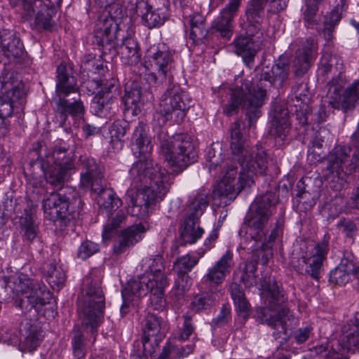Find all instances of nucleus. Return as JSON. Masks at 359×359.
I'll list each match as a JSON object with an SVG mask.
<instances>
[{
  "label": "nucleus",
  "instance_id": "nucleus-1",
  "mask_svg": "<svg viewBox=\"0 0 359 359\" xmlns=\"http://www.w3.org/2000/svg\"><path fill=\"white\" fill-rule=\"evenodd\" d=\"M232 159L240 165V171L232 160L226 159L220 144H212L206 154L212 173L221 169V180L213 191L214 197L234 199L245 186L254 183V177L266 175L268 158L264 149L251 146L241 133V122L235 121L230 128Z\"/></svg>",
  "mask_w": 359,
  "mask_h": 359
},
{
  "label": "nucleus",
  "instance_id": "nucleus-2",
  "mask_svg": "<svg viewBox=\"0 0 359 359\" xmlns=\"http://www.w3.org/2000/svg\"><path fill=\"white\" fill-rule=\"evenodd\" d=\"M133 150L140 159L133 164L130 174L136 182L143 187L136 191L128 190L129 212L133 217L144 219L151 213L156 203L163 200L168 192L172 177L164 168L154 166L150 157L153 149L148 128L139 123L133 134Z\"/></svg>",
  "mask_w": 359,
  "mask_h": 359
},
{
  "label": "nucleus",
  "instance_id": "nucleus-3",
  "mask_svg": "<svg viewBox=\"0 0 359 359\" xmlns=\"http://www.w3.org/2000/svg\"><path fill=\"white\" fill-rule=\"evenodd\" d=\"M278 199L272 191H266L255 198L251 205L252 213L246 217L245 226L241 228L239 234L244 232L247 240H250L249 249L252 250V255L245 265L241 276V280L247 287L257 285V265L259 261L266 264L272 257L271 248L276 240L282 233V226L276 222L271 230L268 237L266 232L270 218L276 210Z\"/></svg>",
  "mask_w": 359,
  "mask_h": 359
},
{
  "label": "nucleus",
  "instance_id": "nucleus-4",
  "mask_svg": "<svg viewBox=\"0 0 359 359\" xmlns=\"http://www.w3.org/2000/svg\"><path fill=\"white\" fill-rule=\"evenodd\" d=\"M288 72L289 66L284 62L263 67L255 79H246L240 87L230 90L229 101L223 107L224 114L231 116L241 107L245 110L249 126H252L260 117V109L267 100L266 88L280 86L287 79Z\"/></svg>",
  "mask_w": 359,
  "mask_h": 359
},
{
  "label": "nucleus",
  "instance_id": "nucleus-5",
  "mask_svg": "<svg viewBox=\"0 0 359 359\" xmlns=\"http://www.w3.org/2000/svg\"><path fill=\"white\" fill-rule=\"evenodd\" d=\"M342 60L337 55H324L320 62L317 76L322 82L327 81V98L331 107L344 113L352 111L359 101V80L342 90L346 80L344 75Z\"/></svg>",
  "mask_w": 359,
  "mask_h": 359
},
{
  "label": "nucleus",
  "instance_id": "nucleus-6",
  "mask_svg": "<svg viewBox=\"0 0 359 359\" xmlns=\"http://www.w3.org/2000/svg\"><path fill=\"white\" fill-rule=\"evenodd\" d=\"M1 285H4L7 290H10L18 297V306L20 308L29 304L47 319L56 316L55 301L40 281L31 279L27 275L21 273L5 278Z\"/></svg>",
  "mask_w": 359,
  "mask_h": 359
},
{
  "label": "nucleus",
  "instance_id": "nucleus-7",
  "mask_svg": "<svg viewBox=\"0 0 359 359\" xmlns=\"http://www.w3.org/2000/svg\"><path fill=\"white\" fill-rule=\"evenodd\" d=\"M259 289L263 290L266 295L265 306L257 311V316L262 323L267 324L273 329L284 332L292 325L294 320L290 310L281 305L287 300L284 291L277 283L270 277L261 281Z\"/></svg>",
  "mask_w": 359,
  "mask_h": 359
},
{
  "label": "nucleus",
  "instance_id": "nucleus-8",
  "mask_svg": "<svg viewBox=\"0 0 359 359\" xmlns=\"http://www.w3.org/2000/svg\"><path fill=\"white\" fill-rule=\"evenodd\" d=\"M78 169L81 170L80 186L83 189L90 188L94 192L97 193L96 201L101 209L106 210L107 213H111L122 205L121 200L116 196L112 189L103 187V168L95 159L81 156Z\"/></svg>",
  "mask_w": 359,
  "mask_h": 359
},
{
  "label": "nucleus",
  "instance_id": "nucleus-9",
  "mask_svg": "<svg viewBox=\"0 0 359 359\" xmlns=\"http://www.w3.org/2000/svg\"><path fill=\"white\" fill-rule=\"evenodd\" d=\"M191 103L189 95L180 86L170 83L160 99L154 121L159 129L168 121L179 123L185 117Z\"/></svg>",
  "mask_w": 359,
  "mask_h": 359
},
{
  "label": "nucleus",
  "instance_id": "nucleus-10",
  "mask_svg": "<svg viewBox=\"0 0 359 359\" xmlns=\"http://www.w3.org/2000/svg\"><path fill=\"white\" fill-rule=\"evenodd\" d=\"M57 82L56 84V93L58 99L56 100V114L60 126L63 127L69 115L72 116H80L84 112L83 103L74 97L72 100L66 97L71 93H76L78 88L74 76H69L65 65L57 67Z\"/></svg>",
  "mask_w": 359,
  "mask_h": 359
},
{
  "label": "nucleus",
  "instance_id": "nucleus-11",
  "mask_svg": "<svg viewBox=\"0 0 359 359\" xmlns=\"http://www.w3.org/2000/svg\"><path fill=\"white\" fill-rule=\"evenodd\" d=\"M160 154L170 166L175 168L174 171L187 168L195 161L197 156L191 138L186 134L163 138Z\"/></svg>",
  "mask_w": 359,
  "mask_h": 359
},
{
  "label": "nucleus",
  "instance_id": "nucleus-12",
  "mask_svg": "<svg viewBox=\"0 0 359 359\" xmlns=\"http://www.w3.org/2000/svg\"><path fill=\"white\" fill-rule=\"evenodd\" d=\"M74 154L62 146H54L41 163L46 181L53 186H61L75 170Z\"/></svg>",
  "mask_w": 359,
  "mask_h": 359
},
{
  "label": "nucleus",
  "instance_id": "nucleus-13",
  "mask_svg": "<svg viewBox=\"0 0 359 359\" xmlns=\"http://www.w3.org/2000/svg\"><path fill=\"white\" fill-rule=\"evenodd\" d=\"M104 309L103 292L96 284L90 285L78 302V312L82 325L94 334L102 321Z\"/></svg>",
  "mask_w": 359,
  "mask_h": 359
},
{
  "label": "nucleus",
  "instance_id": "nucleus-14",
  "mask_svg": "<svg viewBox=\"0 0 359 359\" xmlns=\"http://www.w3.org/2000/svg\"><path fill=\"white\" fill-rule=\"evenodd\" d=\"M352 143L354 151L351 160L348 147L337 146L330 152L326 167L330 175L341 177L342 174L348 175L359 170V123L352 136Z\"/></svg>",
  "mask_w": 359,
  "mask_h": 359
},
{
  "label": "nucleus",
  "instance_id": "nucleus-15",
  "mask_svg": "<svg viewBox=\"0 0 359 359\" xmlns=\"http://www.w3.org/2000/svg\"><path fill=\"white\" fill-rule=\"evenodd\" d=\"M147 63L154 70L149 74V79L156 83H162L167 79H172L174 69L172 55L165 44L151 46L146 53Z\"/></svg>",
  "mask_w": 359,
  "mask_h": 359
},
{
  "label": "nucleus",
  "instance_id": "nucleus-16",
  "mask_svg": "<svg viewBox=\"0 0 359 359\" xmlns=\"http://www.w3.org/2000/svg\"><path fill=\"white\" fill-rule=\"evenodd\" d=\"M137 270L143 272V283L149 284L152 288L156 285L158 290L165 291L168 285L163 257L159 255H149L144 257L137 267Z\"/></svg>",
  "mask_w": 359,
  "mask_h": 359
},
{
  "label": "nucleus",
  "instance_id": "nucleus-17",
  "mask_svg": "<svg viewBox=\"0 0 359 359\" xmlns=\"http://www.w3.org/2000/svg\"><path fill=\"white\" fill-rule=\"evenodd\" d=\"M43 209L47 219L63 221L65 225L75 218L69 198L58 192H52L43 199Z\"/></svg>",
  "mask_w": 359,
  "mask_h": 359
},
{
  "label": "nucleus",
  "instance_id": "nucleus-18",
  "mask_svg": "<svg viewBox=\"0 0 359 359\" xmlns=\"http://www.w3.org/2000/svg\"><path fill=\"white\" fill-rule=\"evenodd\" d=\"M135 5L137 14L142 16L144 25L149 29L162 25L168 18V0H137Z\"/></svg>",
  "mask_w": 359,
  "mask_h": 359
},
{
  "label": "nucleus",
  "instance_id": "nucleus-19",
  "mask_svg": "<svg viewBox=\"0 0 359 359\" xmlns=\"http://www.w3.org/2000/svg\"><path fill=\"white\" fill-rule=\"evenodd\" d=\"M245 35L241 34L236 37L230 44L233 51L241 55L247 67L250 69L253 65L254 58L263 43V32L254 31L249 34L245 27Z\"/></svg>",
  "mask_w": 359,
  "mask_h": 359
},
{
  "label": "nucleus",
  "instance_id": "nucleus-20",
  "mask_svg": "<svg viewBox=\"0 0 359 359\" xmlns=\"http://www.w3.org/2000/svg\"><path fill=\"white\" fill-rule=\"evenodd\" d=\"M22 7L29 16L35 15V25L39 29L50 31L55 22L53 17L55 7L43 4L42 0H23Z\"/></svg>",
  "mask_w": 359,
  "mask_h": 359
},
{
  "label": "nucleus",
  "instance_id": "nucleus-21",
  "mask_svg": "<svg viewBox=\"0 0 359 359\" xmlns=\"http://www.w3.org/2000/svg\"><path fill=\"white\" fill-rule=\"evenodd\" d=\"M242 0H230L219 15L212 22V29L221 37L230 39L233 34V19L238 12Z\"/></svg>",
  "mask_w": 359,
  "mask_h": 359
},
{
  "label": "nucleus",
  "instance_id": "nucleus-22",
  "mask_svg": "<svg viewBox=\"0 0 359 359\" xmlns=\"http://www.w3.org/2000/svg\"><path fill=\"white\" fill-rule=\"evenodd\" d=\"M329 233H325L322 241L318 243L311 252L302 257V262L305 264V273L315 280H319L323 261L329 250Z\"/></svg>",
  "mask_w": 359,
  "mask_h": 359
},
{
  "label": "nucleus",
  "instance_id": "nucleus-23",
  "mask_svg": "<svg viewBox=\"0 0 359 359\" xmlns=\"http://www.w3.org/2000/svg\"><path fill=\"white\" fill-rule=\"evenodd\" d=\"M25 51L20 39L13 30L4 29L0 32V56L8 62H20L25 57Z\"/></svg>",
  "mask_w": 359,
  "mask_h": 359
},
{
  "label": "nucleus",
  "instance_id": "nucleus-24",
  "mask_svg": "<svg viewBox=\"0 0 359 359\" xmlns=\"http://www.w3.org/2000/svg\"><path fill=\"white\" fill-rule=\"evenodd\" d=\"M143 276H138L137 280H133L128 282L126 286L122 290L121 294L123 299H130L133 300V297H142L147 293L151 294V302H156L159 304V307L163 306L164 302V291L158 290L156 285H153L151 288L149 284L144 283Z\"/></svg>",
  "mask_w": 359,
  "mask_h": 359
},
{
  "label": "nucleus",
  "instance_id": "nucleus-25",
  "mask_svg": "<svg viewBox=\"0 0 359 359\" xmlns=\"http://www.w3.org/2000/svg\"><path fill=\"white\" fill-rule=\"evenodd\" d=\"M120 32L118 24L111 16L102 15L95 25L94 42L103 48L112 45L118 40Z\"/></svg>",
  "mask_w": 359,
  "mask_h": 359
},
{
  "label": "nucleus",
  "instance_id": "nucleus-26",
  "mask_svg": "<svg viewBox=\"0 0 359 359\" xmlns=\"http://www.w3.org/2000/svg\"><path fill=\"white\" fill-rule=\"evenodd\" d=\"M316 53L315 40L312 38L307 39L304 48L297 50L293 60V72L297 76H302L307 72L316 57Z\"/></svg>",
  "mask_w": 359,
  "mask_h": 359
},
{
  "label": "nucleus",
  "instance_id": "nucleus-27",
  "mask_svg": "<svg viewBox=\"0 0 359 359\" xmlns=\"http://www.w3.org/2000/svg\"><path fill=\"white\" fill-rule=\"evenodd\" d=\"M289 111L283 104H276L273 109L270 134L280 142L286 140L290 132Z\"/></svg>",
  "mask_w": 359,
  "mask_h": 359
},
{
  "label": "nucleus",
  "instance_id": "nucleus-28",
  "mask_svg": "<svg viewBox=\"0 0 359 359\" xmlns=\"http://www.w3.org/2000/svg\"><path fill=\"white\" fill-rule=\"evenodd\" d=\"M209 194L208 189L203 188L198 189L193 196H189L184 209V217L200 221V217L209 205Z\"/></svg>",
  "mask_w": 359,
  "mask_h": 359
},
{
  "label": "nucleus",
  "instance_id": "nucleus-29",
  "mask_svg": "<svg viewBox=\"0 0 359 359\" xmlns=\"http://www.w3.org/2000/svg\"><path fill=\"white\" fill-rule=\"evenodd\" d=\"M143 346L145 351L151 352L149 346L153 348L158 346L163 337L161 332V323L158 317L154 314H148L145 318V323L143 329Z\"/></svg>",
  "mask_w": 359,
  "mask_h": 359
},
{
  "label": "nucleus",
  "instance_id": "nucleus-30",
  "mask_svg": "<svg viewBox=\"0 0 359 359\" xmlns=\"http://www.w3.org/2000/svg\"><path fill=\"white\" fill-rule=\"evenodd\" d=\"M268 0H250L245 9V15L249 34L252 32H262V22L264 14V8Z\"/></svg>",
  "mask_w": 359,
  "mask_h": 359
},
{
  "label": "nucleus",
  "instance_id": "nucleus-31",
  "mask_svg": "<svg viewBox=\"0 0 359 359\" xmlns=\"http://www.w3.org/2000/svg\"><path fill=\"white\" fill-rule=\"evenodd\" d=\"M232 265L233 254L229 250L208 270L205 276V280L208 282L210 285H219L222 283L226 276L230 273V269Z\"/></svg>",
  "mask_w": 359,
  "mask_h": 359
},
{
  "label": "nucleus",
  "instance_id": "nucleus-32",
  "mask_svg": "<svg viewBox=\"0 0 359 359\" xmlns=\"http://www.w3.org/2000/svg\"><path fill=\"white\" fill-rule=\"evenodd\" d=\"M341 343L343 348L348 351L359 346V312L344 327Z\"/></svg>",
  "mask_w": 359,
  "mask_h": 359
},
{
  "label": "nucleus",
  "instance_id": "nucleus-33",
  "mask_svg": "<svg viewBox=\"0 0 359 359\" xmlns=\"http://www.w3.org/2000/svg\"><path fill=\"white\" fill-rule=\"evenodd\" d=\"M118 53L121 54L122 62L125 65H135L140 59L139 46L137 41L133 38H126L119 46Z\"/></svg>",
  "mask_w": 359,
  "mask_h": 359
},
{
  "label": "nucleus",
  "instance_id": "nucleus-34",
  "mask_svg": "<svg viewBox=\"0 0 359 359\" xmlns=\"http://www.w3.org/2000/svg\"><path fill=\"white\" fill-rule=\"evenodd\" d=\"M290 102H292L291 104L296 107V115L303 114L304 111H307L310 102V96L306 84L299 83L292 87Z\"/></svg>",
  "mask_w": 359,
  "mask_h": 359
},
{
  "label": "nucleus",
  "instance_id": "nucleus-35",
  "mask_svg": "<svg viewBox=\"0 0 359 359\" xmlns=\"http://www.w3.org/2000/svg\"><path fill=\"white\" fill-rule=\"evenodd\" d=\"M199 222L184 217L181 226V238L184 243H194L202 236L204 231L200 227Z\"/></svg>",
  "mask_w": 359,
  "mask_h": 359
},
{
  "label": "nucleus",
  "instance_id": "nucleus-36",
  "mask_svg": "<svg viewBox=\"0 0 359 359\" xmlns=\"http://www.w3.org/2000/svg\"><path fill=\"white\" fill-rule=\"evenodd\" d=\"M122 102L126 110L130 111L133 115H137L143 106L141 89L137 86L126 88Z\"/></svg>",
  "mask_w": 359,
  "mask_h": 359
},
{
  "label": "nucleus",
  "instance_id": "nucleus-37",
  "mask_svg": "<svg viewBox=\"0 0 359 359\" xmlns=\"http://www.w3.org/2000/svg\"><path fill=\"white\" fill-rule=\"evenodd\" d=\"M43 269L50 286L53 290H59L63 286L66 278L63 269L56 263L47 264Z\"/></svg>",
  "mask_w": 359,
  "mask_h": 359
},
{
  "label": "nucleus",
  "instance_id": "nucleus-38",
  "mask_svg": "<svg viewBox=\"0 0 359 359\" xmlns=\"http://www.w3.org/2000/svg\"><path fill=\"white\" fill-rule=\"evenodd\" d=\"M353 270V263L345 259L330 273V282L338 285H344L350 280L351 272Z\"/></svg>",
  "mask_w": 359,
  "mask_h": 359
},
{
  "label": "nucleus",
  "instance_id": "nucleus-39",
  "mask_svg": "<svg viewBox=\"0 0 359 359\" xmlns=\"http://www.w3.org/2000/svg\"><path fill=\"white\" fill-rule=\"evenodd\" d=\"M113 98L114 95H109V92L104 93V94L97 93L91 104L93 112L99 117H109Z\"/></svg>",
  "mask_w": 359,
  "mask_h": 359
},
{
  "label": "nucleus",
  "instance_id": "nucleus-40",
  "mask_svg": "<svg viewBox=\"0 0 359 359\" xmlns=\"http://www.w3.org/2000/svg\"><path fill=\"white\" fill-rule=\"evenodd\" d=\"M218 299L219 294L210 290L196 295L191 303V306L195 311L198 312L210 309Z\"/></svg>",
  "mask_w": 359,
  "mask_h": 359
},
{
  "label": "nucleus",
  "instance_id": "nucleus-41",
  "mask_svg": "<svg viewBox=\"0 0 359 359\" xmlns=\"http://www.w3.org/2000/svg\"><path fill=\"white\" fill-rule=\"evenodd\" d=\"M147 229L148 226L143 224H135L123 230L120 236L133 246L142 239Z\"/></svg>",
  "mask_w": 359,
  "mask_h": 359
},
{
  "label": "nucleus",
  "instance_id": "nucleus-42",
  "mask_svg": "<svg viewBox=\"0 0 359 359\" xmlns=\"http://www.w3.org/2000/svg\"><path fill=\"white\" fill-rule=\"evenodd\" d=\"M111 144L116 151L121 150L123 147V138L126 134V127L119 121H115L109 128Z\"/></svg>",
  "mask_w": 359,
  "mask_h": 359
},
{
  "label": "nucleus",
  "instance_id": "nucleus-43",
  "mask_svg": "<svg viewBox=\"0 0 359 359\" xmlns=\"http://www.w3.org/2000/svg\"><path fill=\"white\" fill-rule=\"evenodd\" d=\"M327 116L325 107L320 105L315 112H313L309 107L307 111H304L303 114H297V118L299 121L300 124L306 125L310 121L315 123H321L325 120Z\"/></svg>",
  "mask_w": 359,
  "mask_h": 359
},
{
  "label": "nucleus",
  "instance_id": "nucleus-44",
  "mask_svg": "<svg viewBox=\"0 0 359 359\" xmlns=\"http://www.w3.org/2000/svg\"><path fill=\"white\" fill-rule=\"evenodd\" d=\"M126 219V215L123 210L118 211L111 221L104 227L102 240L104 241L110 240L116 234V229L125 222Z\"/></svg>",
  "mask_w": 359,
  "mask_h": 359
},
{
  "label": "nucleus",
  "instance_id": "nucleus-45",
  "mask_svg": "<svg viewBox=\"0 0 359 359\" xmlns=\"http://www.w3.org/2000/svg\"><path fill=\"white\" fill-rule=\"evenodd\" d=\"M194 344H189L186 346L178 347L177 346L168 345L163 348L161 354V359H170V357L177 355L178 358H184L193 352Z\"/></svg>",
  "mask_w": 359,
  "mask_h": 359
},
{
  "label": "nucleus",
  "instance_id": "nucleus-46",
  "mask_svg": "<svg viewBox=\"0 0 359 359\" xmlns=\"http://www.w3.org/2000/svg\"><path fill=\"white\" fill-rule=\"evenodd\" d=\"M199 257H194L190 255L181 257L175 262L173 270L177 273L187 274L198 262Z\"/></svg>",
  "mask_w": 359,
  "mask_h": 359
},
{
  "label": "nucleus",
  "instance_id": "nucleus-47",
  "mask_svg": "<svg viewBox=\"0 0 359 359\" xmlns=\"http://www.w3.org/2000/svg\"><path fill=\"white\" fill-rule=\"evenodd\" d=\"M73 355L76 359L83 358L86 355L84 337L82 332L75 328L72 340Z\"/></svg>",
  "mask_w": 359,
  "mask_h": 359
},
{
  "label": "nucleus",
  "instance_id": "nucleus-48",
  "mask_svg": "<svg viewBox=\"0 0 359 359\" xmlns=\"http://www.w3.org/2000/svg\"><path fill=\"white\" fill-rule=\"evenodd\" d=\"M337 229L346 238L353 239L358 231V226L355 221L343 217L340 219L337 224Z\"/></svg>",
  "mask_w": 359,
  "mask_h": 359
},
{
  "label": "nucleus",
  "instance_id": "nucleus-49",
  "mask_svg": "<svg viewBox=\"0 0 359 359\" xmlns=\"http://www.w3.org/2000/svg\"><path fill=\"white\" fill-rule=\"evenodd\" d=\"M182 318L183 323L182 325L179 327L177 339L180 341H185L192 334L195 327L193 325L192 317L189 314L186 313L183 315Z\"/></svg>",
  "mask_w": 359,
  "mask_h": 359
},
{
  "label": "nucleus",
  "instance_id": "nucleus-50",
  "mask_svg": "<svg viewBox=\"0 0 359 359\" xmlns=\"http://www.w3.org/2000/svg\"><path fill=\"white\" fill-rule=\"evenodd\" d=\"M100 250L97 243L91 241L86 240L83 241L78 249L77 255L82 259H86L94 254L97 253Z\"/></svg>",
  "mask_w": 359,
  "mask_h": 359
},
{
  "label": "nucleus",
  "instance_id": "nucleus-51",
  "mask_svg": "<svg viewBox=\"0 0 359 359\" xmlns=\"http://www.w3.org/2000/svg\"><path fill=\"white\" fill-rule=\"evenodd\" d=\"M41 340V334L36 327H31L28 334L23 341L24 349L28 351L34 350L39 344Z\"/></svg>",
  "mask_w": 359,
  "mask_h": 359
},
{
  "label": "nucleus",
  "instance_id": "nucleus-52",
  "mask_svg": "<svg viewBox=\"0 0 359 359\" xmlns=\"http://www.w3.org/2000/svg\"><path fill=\"white\" fill-rule=\"evenodd\" d=\"M24 229V236L29 241H33L38 234V227L35 225L32 215H27L22 222Z\"/></svg>",
  "mask_w": 359,
  "mask_h": 359
},
{
  "label": "nucleus",
  "instance_id": "nucleus-53",
  "mask_svg": "<svg viewBox=\"0 0 359 359\" xmlns=\"http://www.w3.org/2000/svg\"><path fill=\"white\" fill-rule=\"evenodd\" d=\"M305 10L304 11V18L305 22L308 25H314L317 23L316 13L318 11L317 2L312 0H306Z\"/></svg>",
  "mask_w": 359,
  "mask_h": 359
},
{
  "label": "nucleus",
  "instance_id": "nucleus-54",
  "mask_svg": "<svg viewBox=\"0 0 359 359\" xmlns=\"http://www.w3.org/2000/svg\"><path fill=\"white\" fill-rule=\"evenodd\" d=\"M13 113V106L8 98L0 97V135L4 133V119Z\"/></svg>",
  "mask_w": 359,
  "mask_h": 359
},
{
  "label": "nucleus",
  "instance_id": "nucleus-55",
  "mask_svg": "<svg viewBox=\"0 0 359 359\" xmlns=\"http://www.w3.org/2000/svg\"><path fill=\"white\" fill-rule=\"evenodd\" d=\"M345 211L344 201L342 197L335 198L332 201L329 208V217L332 219H334L338 217L340 213Z\"/></svg>",
  "mask_w": 359,
  "mask_h": 359
},
{
  "label": "nucleus",
  "instance_id": "nucleus-56",
  "mask_svg": "<svg viewBox=\"0 0 359 359\" xmlns=\"http://www.w3.org/2000/svg\"><path fill=\"white\" fill-rule=\"evenodd\" d=\"M313 327L311 325H306L299 328L294 333V338L298 344L305 342L310 337Z\"/></svg>",
  "mask_w": 359,
  "mask_h": 359
},
{
  "label": "nucleus",
  "instance_id": "nucleus-57",
  "mask_svg": "<svg viewBox=\"0 0 359 359\" xmlns=\"http://www.w3.org/2000/svg\"><path fill=\"white\" fill-rule=\"evenodd\" d=\"M235 306L239 315L247 318L250 312V305L245 297L234 302Z\"/></svg>",
  "mask_w": 359,
  "mask_h": 359
},
{
  "label": "nucleus",
  "instance_id": "nucleus-58",
  "mask_svg": "<svg viewBox=\"0 0 359 359\" xmlns=\"http://www.w3.org/2000/svg\"><path fill=\"white\" fill-rule=\"evenodd\" d=\"M175 284L178 290L184 292L191 285V279L186 273H177Z\"/></svg>",
  "mask_w": 359,
  "mask_h": 359
},
{
  "label": "nucleus",
  "instance_id": "nucleus-59",
  "mask_svg": "<svg viewBox=\"0 0 359 359\" xmlns=\"http://www.w3.org/2000/svg\"><path fill=\"white\" fill-rule=\"evenodd\" d=\"M289 0H270L269 1V11L271 13H278L284 10L287 6Z\"/></svg>",
  "mask_w": 359,
  "mask_h": 359
},
{
  "label": "nucleus",
  "instance_id": "nucleus-60",
  "mask_svg": "<svg viewBox=\"0 0 359 359\" xmlns=\"http://www.w3.org/2000/svg\"><path fill=\"white\" fill-rule=\"evenodd\" d=\"M345 11L346 10H344V11ZM342 12H344V11H342L340 8H337V5L336 8L330 13L328 17V21L326 22V25H332L334 27V26L340 20Z\"/></svg>",
  "mask_w": 359,
  "mask_h": 359
},
{
  "label": "nucleus",
  "instance_id": "nucleus-61",
  "mask_svg": "<svg viewBox=\"0 0 359 359\" xmlns=\"http://www.w3.org/2000/svg\"><path fill=\"white\" fill-rule=\"evenodd\" d=\"M230 292L233 302L245 297L241 287L235 283L230 285Z\"/></svg>",
  "mask_w": 359,
  "mask_h": 359
},
{
  "label": "nucleus",
  "instance_id": "nucleus-62",
  "mask_svg": "<svg viewBox=\"0 0 359 359\" xmlns=\"http://www.w3.org/2000/svg\"><path fill=\"white\" fill-rule=\"evenodd\" d=\"M230 309L226 306H223L220 313L215 318V323L217 325H222L226 324L230 318Z\"/></svg>",
  "mask_w": 359,
  "mask_h": 359
},
{
  "label": "nucleus",
  "instance_id": "nucleus-63",
  "mask_svg": "<svg viewBox=\"0 0 359 359\" xmlns=\"http://www.w3.org/2000/svg\"><path fill=\"white\" fill-rule=\"evenodd\" d=\"M130 247L131 246L129 243H128V242L120 236L118 241L114 245L113 250L115 254L121 255Z\"/></svg>",
  "mask_w": 359,
  "mask_h": 359
},
{
  "label": "nucleus",
  "instance_id": "nucleus-64",
  "mask_svg": "<svg viewBox=\"0 0 359 359\" xmlns=\"http://www.w3.org/2000/svg\"><path fill=\"white\" fill-rule=\"evenodd\" d=\"M347 203L351 208L359 209V184L354 189L352 196Z\"/></svg>",
  "mask_w": 359,
  "mask_h": 359
}]
</instances>
